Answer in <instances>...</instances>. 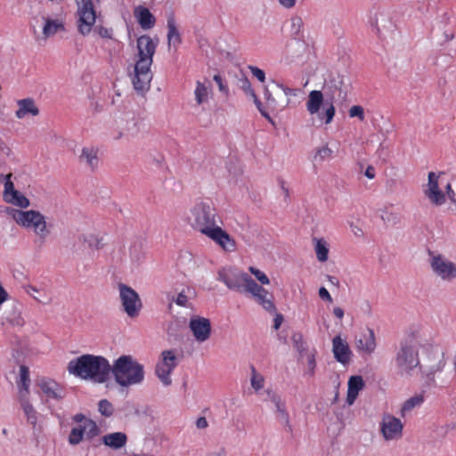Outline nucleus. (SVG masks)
I'll list each match as a JSON object with an SVG mask.
<instances>
[{
	"mask_svg": "<svg viewBox=\"0 0 456 456\" xmlns=\"http://www.w3.org/2000/svg\"><path fill=\"white\" fill-rule=\"evenodd\" d=\"M183 222L206 236L225 252L237 249L235 240L223 229V221L214 205L206 200L194 202L183 216Z\"/></svg>",
	"mask_w": 456,
	"mask_h": 456,
	"instance_id": "f257e3e1",
	"label": "nucleus"
},
{
	"mask_svg": "<svg viewBox=\"0 0 456 456\" xmlns=\"http://www.w3.org/2000/svg\"><path fill=\"white\" fill-rule=\"evenodd\" d=\"M159 45L158 37L142 35L136 40L135 63L132 83L137 93L143 94L150 89L153 78L151 65Z\"/></svg>",
	"mask_w": 456,
	"mask_h": 456,
	"instance_id": "f03ea898",
	"label": "nucleus"
},
{
	"mask_svg": "<svg viewBox=\"0 0 456 456\" xmlns=\"http://www.w3.org/2000/svg\"><path fill=\"white\" fill-rule=\"evenodd\" d=\"M67 369L75 377L102 384L110 378L111 365L103 356L86 354L69 361Z\"/></svg>",
	"mask_w": 456,
	"mask_h": 456,
	"instance_id": "7ed1b4c3",
	"label": "nucleus"
},
{
	"mask_svg": "<svg viewBox=\"0 0 456 456\" xmlns=\"http://www.w3.org/2000/svg\"><path fill=\"white\" fill-rule=\"evenodd\" d=\"M110 373L122 387L140 385L144 380V366L130 354H123L113 362Z\"/></svg>",
	"mask_w": 456,
	"mask_h": 456,
	"instance_id": "20e7f679",
	"label": "nucleus"
},
{
	"mask_svg": "<svg viewBox=\"0 0 456 456\" xmlns=\"http://www.w3.org/2000/svg\"><path fill=\"white\" fill-rule=\"evenodd\" d=\"M14 221L21 227L31 230L41 242H45L51 233L45 216L37 210H20L11 208L7 210Z\"/></svg>",
	"mask_w": 456,
	"mask_h": 456,
	"instance_id": "39448f33",
	"label": "nucleus"
},
{
	"mask_svg": "<svg viewBox=\"0 0 456 456\" xmlns=\"http://www.w3.org/2000/svg\"><path fill=\"white\" fill-rule=\"evenodd\" d=\"M343 87L344 80L340 75L333 76L324 82L322 88L327 98V103L323 108V117L320 116V120L325 125L330 124L335 117L336 109L333 102L337 97H340Z\"/></svg>",
	"mask_w": 456,
	"mask_h": 456,
	"instance_id": "423d86ee",
	"label": "nucleus"
},
{
	"mask_svg": "<svg viewBox=\"0 0 456 456\" xmlns=\"http://www.w3.org/2000/svg\"><path fill=\"white\" fill-rule=\"evenodd\" d=\"M428 264L433 274L444 282L456 280V262L447 256L428 250Z\"/></svg>",
	"mask_w": 456,
	"mask_h": 456,
	"instance_id": "0eeeda50",
	"label": "nucleus"
},
{
	"mask_svg": "<svg viewBox=\"0 0 456 456\" xmlns=\"http://www.w3.org/2000/svg\"><path fill=\"white\" fill-rule=\"evenodd\" d=\"M395 363L401 374H411L419 365V351L416 343L402 341L395 355Z\"/></svg>",
	"mask_w": 456,
	"mask_h": 456,
	"instance_id": "6e6552de",
	"label": "nucleus"
},
{
	"mask_svg": "<svg viewBox=\"0 0 456 456\" xmlns=\"http://www.w3.org/2000/svg\"><path fill=\"white\" fill-rule=\"evenodd\" d=\"M77 30L82 36H87L96 21V6L100 0H76Z\"/></svg>",
	"mask_w": 456,
	"mask_h": 456,
	"instance_id": "1a4fd4ad",
	"label": "nucleus"
},
{
	"mask_svg": "<svg viewBox=\"0 0 456 456\" xmlns=\"http://www.w3.org/2000/svg\"><path fill=\"white\" fill-rule=\"evenodd\" d=\"M178 365L176 353L173 349L164 350L155 367V374L164 387L172 384L171 374Z\"/></svg>",
	"mask_w": 456,
	"mask_h": 456,
	"instance_id": "9d476101",
	"label": "nucleus"
},
{
	"mask_svg": "<svg viewBox=\"0 0 456 456\" xmlns=\"http://www.w3.org/2000/svg\"><path fill=\"white\" fill-rule=\"evenodd\" d=\"M118 289L124 312L130 318L138 316L142 307L138 293L125 283H118Z\"/></svg>",
	"mask_w": 456,
	"mask_h": 456,
	"instance_id": "9b49d317",
	"label": "nucleus"
},
{
	"mask_svg": "<svg viewBox=\"0 0 456 456\" xmlns=\"http://www.w3.org/2000/svg\"><path fill=\"white\" fill-rule=\"evenodd\" d=\"M404 425L403 421L390 414L384 413L379 422V431L386 442L398 441L403 436Z\"/></svg>",
	"mask_w": 456,
	"mask_h": 456,
	"instance_id": "f8f14e48",
	"label": "nucleus"
},
{
	"mask_svg": "<svg viewBox=\"0 0 456 456\" xmlns=\"http://www.w3.org/2000/svg\"><path fill=\"white\" fill-rule=\"evenodd\" d=\"M245 291L249 293L253 299L270 314L276 313V306L273 301V296L261 285L257 284L253 279L246 278Z\"/></svg>",
	"mask_w": 456,
	"mask_h": 456,
	"instance_id": "ddd939ff",
	"label": "nucleus"
},
{
	"mask_svg": "<svg viewBox=\"0 0 456 456\" xmlns=\"http://www.w3.org/2000/svg\"><path fill=\"white\" fill-rule=\"evenodd\" d=\"M443 172H429L428 174V183L423 185V193L425 197L435 206L445 204V193L440 188V177Z\"/></svg>",
	"mask_w": 456,
	"mask_h": 456,
	"instance_id": "4468645a",
	"label": "nucleus"
},
{
	"mask_svg": "<svg viewBox=\"0 0 456 456\" xmlns=\"http://www.w3.org/2000/svg\"><path fill=\"white\" fill-rule=\"evenodd\" d=\"M246 278L252 279L248 273L240 272L234 267L221 268L217 273V280L233 290H240L242 286L246 289Z\"/></svg>",
	"mask_w": 456,
	"mask_h": 456,
	"instance_id": "2eb2a0df",
	"label": "nucleus"
},
{
	"mask_svg": "<svg viewBox=\"0 0 456 456\" xmlns=\"http://www.w3.org/2000/svg\"><path fill=\"white\" fill-rule=\"evenodd\" d=\"M37 386L39 388L38 394L49 401L60 402L67 394L63 386L49 378L38 379Z\"/></svg>",
	"mask_w": 456,
	"mask_h": 456,
	"instance_id": "dca6fc26",
	"label": "nucleus"
},
{
	"mask_svg": "<svg viewBox=\"0 0 456 456\" xmlns=\"http://www.w3.org/2000/svg\"><path fill=\"white\" fill-rule=\"evenodd\" d=\"M189 328L199 343L207 341L211 335L210 321L204 317L194 316L190 320Z\"/></svg>",
	"mask_w": 456,
	"mask_h": 456,
	"instance_id": "f3484780",
	"label": "nucleus"
},
{
	"mask_svg": "<svg viewBox=\"0 0 456 456\" xmlns=\"http://www.w3.org/2000/svg\"><path fill=\"white\" fill-rule=\"evenodd\" d=\"M355 347L361 354L370 355L377 347L375 334L372 329L367 328L355 339Z\"/></svg>",
	"mask_w": 456,
	"mask_h": 456,
	"instance_id": "a211bd4d",
	"label": "nucleus"
},
{
	"mask_svg": "<svg viewBox=\"0 0 456 456\" xmlns=\"http://www.w3.org/2000/svg\"><path fill=\"white\" fill-rule=\"evenodd\" d=\"M332 352L334 358L341 364L346 365L351 361L352 352L347 342L340 336L332 339Z\"/></svg>",
	"mask_w": 456,
	"mask_h": 456,
	"instance_id": "6ab92c4d",
	"label": "nucleus"
},
{
	"mask_svg": "<svg viewBox=\"0 0 456 456\" xmlns=\"http://www.w3.org/2000/svg\"><path fill=\"white\" fill-rule=\"evenodd\" d=\"M325 94L320 90H312L308 94V98L305 102L307 112L311 115H318V118L323 117V112L320 113L321 107L324 103Z\"/></svg>",
	"mask_w": 456,
	"mask_h": 456,
	"instance_id": "aec40b11",
	"label": "nucleus"
},
{
	"mask_svg": "<svg viewBox=\"0 0 456 456\" xmlns=\"http://www.w3.org/2000/svg\"><path fill=\"white\" fill-rule=\"evenodd\" d=\"M364 387V381L362 376H351L347 382L346 403L351 406L358 397L359 392Z\"/></svg>",
	"mask_w": 456,
	"mask_h": 456,
	"instance_id": "412c9836",
	"label": "nucleus"
},
{
	"mask_svg": "<svg viewBox=\"0 0 456 456\" xmlns=\"http://www.w3.org/2000/svg\"><path fill=\"white\" fill-rule=\"evenodd\" d=\"M134 15L142 29H151L154 27L156 19L147 7L142 5L136 6Z\"/></svg>",
	"mask_w": 456,
	"mask_h": 456,
	"instance_id": "4be33fe9",
	"label": "nucleus"
},
{
	"mask_svg": "<svg viewBox=\"0 0 456 456\" xmlns=\"http://www.w3.org/2000/svg\"><path fill=\"white\" fill-rule=\"evenodd\" d=\"M24 291L42 305H48L52 298L49 289L45 286L37 287L30 284L23 286Z\"/></svg>",
	"mask_w": 456,
	"mask_h": 456,
	"instance_id": "5701e85b",
	"label": "nucleus"
},
{
	"mask_svg": "<svg viewBox=\"0 0 456 456\" xmlns=\"http://www.w3.org/2000/svg\"><path fill=\"white\" fill-rule=\"evenodd\" d=\"M102 443L111 450L117 451L126 446L127 436L124 432L109 433L102 436Z\"/></svg>",
	"mask_w": 456,
	"mask_h": 456,
	"instance_id": "b1692460",
	"label": "nucleus"
},
{
	"mask_svg": "<svg viewBox=\"0 0 456 456\" xmlns=\"http://www.w3.org/2000/svg\"><path fill=\"white\" fill-rule=\"evenodd\" d=\"M17 105L19 108L15 111V116L20 119L24 118L27 115L35 117L39 114V110L32 98L19 100Z\"/></svg>",
	"mask_w": 456,
	"mask_h": 456,
	"instance_id": "393cba45",
	"label": "nucleus"
},
{
	"mask_svg": "<svg viewBox=\"0 0 456 456\" xmlns=\"http://www.w3.org/2000/svg\"><path fill=\"white\" fill-rule=\"evenodd\" d=\"M79 160L85 163L91 170H95L99 165L98 149L94 146L83 147Z\"/></svg>",
	"mask_w": 456,
	"mask_h": 456,
	"instance_id": "a878e982",
	"label": "nucleus"
},
{
	"mask_svg": "<svg viewBox=\"0 0 456 456\" xmlns=\"http://www.w3.org/2000/svg\"><path fill=\"white\" fill-rule=\"evenodd\" d=\"M271 403L273 404L275 408V413L278 420L283 425L290 428L289 414L287 411L285 401L280 395L276 399L274 398V400L272 401Z\"/></svg>",
	"mask_w": 456,
	"mask_h": 456,
	"instance_id": "bb28decb",
	"label": "nucleus"
},
{
	"mask_svg": "<svg viewBox=\"0 0 456 456\" xmlns=\"http://www.w3.org/2000/svg\"><path fill=\"white\" fill-rule=\"evenodd\" d=\"M45 24L43 26V34L45 37L55 35L58 31H64V22L60 19L43 18Z\"/></svg>",
	"mask_w": 456,
	"mask_h": 456,
	"instance_id": "cd10ccee",
	"label": "nucleus"
},
{
	"mask_svg": "<svg viewBox=\"0 0 456 456\" xmlns=\"http://www.w3.org/2000/svg\"><path fill=\"white\" fill-rule=\"evenodd\" d=\"M167 26L168 45H173L174 46H177L178 45L181 44L182 38H181L180 32H179L176 23H175V19L173 14H171L167 18Z\"/></svg>",
	"mask_w": 456,
	"mask_h": 456,
	"instance_id": "c85d7f7f",
	"label": "nucleus"
},
{
	"mask_svg": "<svg viewBox=\"0 0 456 456\" xmlns=\"http://www.w3.org/2000/svg\"><path fill=\"white\" fill-rule=\"evenodd\" d=\"M334 156V151L330 147L329 143H324L314 149L313 161L316 163H322L324 161L331 160Z\"/></svg>",
	"mask_w": 456,
	"mask_h": 456,
	"instance_id": "c756f323",
	"label": "nucleus"
},
{
	"mask_svg": "<svg viewBox=\"0 0 456 456\" xmlns=\"http://www.w3.org/2000/svg\"><path fill=\"white\" fill-rule=\"evenodd\" d=\"M314 251L318 261L324 263L329 258V244L323 238H314Z\"/></svg>",
	"mask_w": 456,
	"mask_h": 456,
	"instance_id": "7c9ffc66",
	"label": "nucleus"
},
{
	"mask_svg": "<svg viewBox=\"0 0 456 456\" xmlns=\"http://www.w3.org/2000/svg\"><path fill=\"white\" fill-rule=\"evenodd\" d=\"M211 90L204 83L200 81L196 82V88L194 90V97L198 105L207 103L209 100Z\"/></svg>",
	"mask_w": 456,
	"mask_h": 456,
	"instance_id": "2f4dec72",
	"label": "nucleus"
},
{
	"mask_svg": "<svg viewBox=\"0 0 456 456\" xmlns=\"http://www.w3.org/2000/svg\"><path fill=\"white\" fill-rule=\"evenodd\" d=\"M424 401V396L421 394L415 395L414 396L407 399L403 403L400 409V415L402 417H404L409 411H411L414 408L421 406Z\"/></svg>",
	"mask_w": 456,
	"mask_h": 456,
	"instance_id": "473e14b6",
	"label": "nucleus"
},
{
	"mask_svg": "<svg viewBox=\"0 0 456 456\" xmlns=\"http://www.w3.org/2000/svg\"><path fill=\"white\" fill-rule=\"evenodd\" d=\"M20 404L24 414L26 416L27 421L32 425L33 428L37 426V412L33 407V405L28 402V400L22 398L20 401Z\"/></svg>",
	"mask_w": 456,
	"mask_h": 456,
	"instance_id": "72a5a7b5",
	"label": "nucleus"
},
{
	"mask_svg": "<svg viewBox=\"0 0 456 456\" xmlns=\"http://www.w3.org/2000/svg\"><path fill=\"white\" fill-rule=\"evenodd\" d=\"M6 203L14 205L20 208H27L29 207V200L19 191L12 192L8 198L4 200Z\"/></svg>",
	"mask_w": 456,
	"mask_h": 456,
	"instance_id": "f704fd0d",
	"label": "nucleus"
},
{
	"mask_svg": "<svg viewBox=\"0 0 456 456\" xmlns=\"http://www.w3.org/2000/svg\"><path fill=\"white\" fill-rule=\"evenodd\" d=\"M250 385L256 393L265 387V377L259 373L254 365H250Z\"/></svg>",
	"mask_w": 456,
	"mask_h": 456,
	"instance_id": "c9c22d12",
	"label": "nucleus"
},
{
	"mask_svg": "<svg viewBox=\"0 0 456 456\" xmlns=\"http://www.w3.org/2000/svg\"><path fill=\"white\" fill-rule=\"evenodd\" d=\"M4 318L8 323L14 327H22L25 324L21 312L16 307H13L12 311L6 313Z\"/></svg>",
	"mask_w": 456,
	"mask_h": 456,
	"instance_id": "e433bc0d",
	"label": "nucleus"
},
{
	"mask_svg": "<svg viewBox=\"0 0 456 456\" xmlns=\"http://www.w3.org/2000/svg\"><path fill=\"white\" fill-rule=\"evenodd\" d=\"M316 354L317 352L315 349H312L308 352H306V370L305 371V375L307 377H314L315 374V369H316Z\"/></svg>",
	"mask_w": 456,
	"mask_h": 456,
	"instance_id": "4c0bfd02",
	"label": "nucleus"
},
{
	"mask_svg": "<svg viewBox=\"0 0 456 456\" xmlns=\"http://www.w3.org/2000/svg\"><path fill=\"white\" fill-rule=\"evenodd\" d=\"M12 174L0 175V181L4 184L3 199L8 198L12 192L17 190L14 188V183L12 180Z\"/></svg>",
	"mask_w": 456,
	"mask_h": 456,
	"instance_id": "58836bf2",
	"label": "nucleus"
},
{
	"mask_svg": "<svg viewBox=\"0 0 456 456\" xmlns=\"http://www.w3.org/2000/svg\"><path fill=\"white\" fill-rule=\"evenodd\" d=\"M83 433L86 434L89 438L94 437L98 434V427L95 421L88 419L84 421L83 425H80Z\"/></svg>",
	"mask_w": 456,
	"mask_h": 456,
	"instance_id": "ea45409f",
	"label": "nucleus"
},
{
	"mask_svg": "<svg viewBox=\"0 0 456 456\" xmlns=\"http://www.w3.org/2000/svg\"><path fill=\"white\" fill-rule=\"evenodd\" d=\"M83 436L84 433L80 426L73 428L69 436V443L71 445H77L83 440Z\"/></svg>",
	"mask_w": 456,
	"mask_h": 456,
	"instance_id": "a19ab883",
	"label": "nucleus"
},
{
	"mask_svg": "<svg viewBox=\"0 0 456 456\" xmlns=\"http://www.w3.org/2000/svg\"><path fill=\"white\" fill-rule=\"evenodd\" d=\"M20 381L22 383V389H20V395L23 396V392L25 394L28 393V384H29V374H28V369L25 366H20Z\"/></svg>",
	"mask_w": 456,
	"mask_h": 456,
	"instance_id": "79ce46f5",
	"label": "nucleus"
},
{
	"mask_svg": "<svg viewBox=\"0 0 456 456\" xmlns=\"http://www.w3.org/2000/svg\"><path fill=\"white\" fill-rule=\"evenodd\" d=\"M98 410L102 416L110 417L113 414V406L106 399H102L98 403Z\"/></svg>",
	"mask_w": 456,
	"mask_h": 456,
	"instance_id": "37998d69",
	"label": "nucleus"
},
{
	"mask_svg": "<svg viewBox=\"0 0 456 456\" xmlns=\"http://www.w3.org/2000/svg\"><path fill=\"white\" fill-rule=\"evenodd\" d=\"M248 271L256 277V279L262 284V285H268L270 283V280L267 277V275L262 272L261 270L250 266L248 268Z\"/></svg>",
	"mask_w": 456,
	"mask_h": 456,
	"instance_id": "c03bdc74",
	"label": "nucleus"
},
{
	"mask_svg": "<svg viewBox=\"0 0 456 456\" xmlns=\"http://www.w3.org/2000/svg\"><path fill=\"white\" fill-rule=\"evenodd\" d=\"M277 86L283 92V94L287 96V97H297L299 95H302L304 94L303 90L300 89V88H290V87H288L286 86H284L283 84H281V83H277Z\"/></svg>",
	"mask_w": 456,
	"mask_h": 456,
	"instance_id": "a18cd8bd",
	"label": "nucleus"
},
{
	"mask_svg": "<svg viewBox=\"0 0 456 456\" xmlns=\"http://www.w3.org/2000/svg\"><path fill=\"white\" fill-rule=\"evenodd\" d=\"M350 118H357L360 121L365 120L364 109L361 105H354L348 110Z\"/></svg>",
	"mask_w": 456,
	"mask_h": 456,
	"instance_id": "49530a36",
	"label": "nucleus"
},
{
	"mask_svg": "<svg viewBox=\"0 0 456 456\" xmlns=\"http://www.w3.org/2000/svg\"><path fill=\"white\" fill-rule=\"evenodd\" d=\"M240 87L244 91L246 94L250 97H255V91L252 88L250 81L246 77H242L239 79Z\"/></svg>",
	"mask_w": 456,
	"mask_h": 456,
	"instance_id": "de8ad7c7",
	"label": "nucleus"
},
{
	"mask_svg": "<svg viewBox=\"0 0 456 456\" xmlns=\"http://www.w3.org/2000/svg\"><path fill=\"white\" fill-rule=\"evenodd\" d=\"M191 291V289L190 288H187L186 289H183V291H181L176 299L175 300V304L179 306H183V307H185L187 306V304H188V295L187 293H189Z\"/></svg>",
	"mask_w": 456,
	"mask_h": 456,
	"instance_id": "09e8293b",
	"label": "nucleus"
},
{
	"mask_svg": "<svg viewBox=\"0 0 456 456\" xmlns=\"http://www.w3.org/2000/svg\"><path fill=\"white\" fill-rule=\"evenodd\" d=\"M248 69L258 81H260L261 83H264L265 81V73L263 69L256 66H248Z\"/></svg>",
	"mask_w": 456,
	"mask_h": 456,
	"instance_id": "8fccbe9b",
	"label": "nucleus"
},
{
	"mask_svg": "<svg viewBox=\"0 0 456 456\" xmlns=\"http://www.w3.org/2000/svg\"><path fill=\"white\" fill-rule=\"evenodd\" d=\"M214 81L218 86V89L220 92L224 94L225 95L229 94V88L228 86L224 83L222 77L219 74H216L213 77Z\"/></svg>",
	"mask_w": 456,
	"mask_h": 456,
	"instance_id": "3c124183",
	"label": "nucleus"
},
{
	"mask_svg": "<svg viewBox=\"0 0 456 456\" xmlns=\"http://www.w3.org/2000/svg\"><path fill=\"white\" fill-rule=\"evenodd\" d=\"M444 190H445V191H444V192L445 193L446 200L448 199L452 203L455 204L456 203V193H455L454 190L452 189L451 183H447L445 184Z\"/></svg>",
	"mask_w": 456,
	"mask_h": 456,
	"instance_id": "603ef678",
	"label": "nucleus"
},
{
	"mask_svg": "<svg viewBox=\"0 0 456 456\" xmlns=\"http://www.w3.org/2000/svg\"><path fill=\"white\" fill-rule=\"evenodd\" d=\"M99 36L102 38L111 39L113 36V30L109 28L99 26L96 28Z\"/></svg>",
	"mask_w": 456,
	"mask_h": 456,
	"instance_id": "864d4df0",
	"label": "nucleus"
},
{
	"mask_svg": "<svg viewBox=\"0 0 456 456\" xmlns=\"http://www.w3.org/2000/svg\"><path fill=\"white\" fill-rule=\"evenodd\" d=\"M319 296L322 300H325L330 303L332 302V297H331L330 292L324 287H321L319 289Z\"/></svg>",
	"mask_w": 456,
	"mask_h": 456,
	"instance_id": "5fc2aeb1",
	"label": "nucleus"
},
{
	"mask_svg": "<svg viewBox=\"0 0 456 456\" xmlns=\"http://www.w3.org/2000/svg\"><path fill=\"white\" fill-rule=\"evenodd\" d=\"M350 228H351V232L354 233V235L355 237L361 238V237L363 236L364 232H363L362 229L360 226L351 223L350 224Z\"/></svg>",
	"mask_w": 456,
	"mask_h": 456,
	"instance_id": "6e6d98bb",
	"label": "nucleus"
},
{
	"mask_svg": "<svg viewBox=\"0 0 456 456\" xmlns=\"http://www.w3.org/2000/svg\"><path fill=\"white\" fill-rule=\"evenodd\" d=\"M291 24H292V28H293L294 32L295 33H298L299 29H300V27L302 25L301 18H299V17L292 18L291 19Z\"/></svg>",
	"mask_w": 456,
	"mask_h": 456,
	"instance_id": "4d7b16f0",
	"label": "nucleus"
},
{
	"mask_svg": "<svg viewBox=\"0 0 456 456\" xmlns=\"http://www.w3.org/2000/svg\"><path fill=\"white\" fill-rule=\"evenodd\" d=\"M364 175L369 178V179H374L375 176H376V169L373 166H370L369 165L365 171H364Z\"/></svg>",
	"mask_w": 456,
	"mask_h": 456,
	"instance_id": "13d9d810",
	"label": "nucleus"
},
{
	"mask_svg": "<svg viewBox=\"0 0 456 456\" xmlns=\"http://www.w3.org/2000/svg\"><path fill=\"white\" fill-rule=\"evenodd\" d=\"M278 1H279L280 4L286 9H291L297 4V0H278Z\"/></svg>",
	"mask_w": 456,
	"mask_h": 456,
	"instance_id": "bf43d9fd",
	"label": "nucleus"
},
{
	"mask_svg": "<svg viewBox=\"0 0 456 456\" xmlns=\"http://www.w3.org/2000/svg\"><path fill=\"white\" fill-rule=\"evenodd\" d=\"M208 426V420L205 417H200L196 420V427L199 429H204Z\"/></svg>",
	"mask_w": 456,
	"mask_h": 456,
	"instance_id": "052dcab7",
	"label": "nucleus"
},
{
	"mask_svg": "<svg viewBox=\"0 0 456 456\" xmlns=\"http://www.w3.org/2000/svg\"><path fill=\"white\" fill-rule=\"evenodd\" d=\"M265 394L267 395V398L268 400H270L271 402L274 400V398L276 399L277 397L280 396V395H278L275 391H273V389H266L265 390Z\"/></svg>",
	"mask_w": 456,
	"mask_h": 456,
	"instance_id": "680f3d73",
	"label": "nucleus"
},
{
	"mask_svg": "<svg viewBox=\"0 0 456 456\" xmlns=\"http://www.w3.org/2000/svg\"><path fill=\"white\" fill-rule=\"evenodd\" d=\"M282 321H283V317L281 314H276L275 318H274V324H273V328L275 330H278L281 323H282Z\"/></svg>",
	"mask_w": 456,
	"mask_h": 456,
	"instance_id": "e2e57ef3",
	"label": "nucleus"
},
{
	"mask_svg": "<svg viewBox=\"0 0 456 456\" xmlns=\"http://www.w3.org/2000/svg\"><path fill=\"white\" fill-rule=\"evenodd\" d=\"M333 314L339 320H342L344 317V310L341 307H335L333 309Z\"/></svg>",
	"mask_w": 456,
	"mask_h": 456,
	"instance_id": "0e129e2a",
	"label": "nucleus"
},
{
	"mask_svg": "<svg viewBox=\"0 0 456 456\" xmlns=\"http://www.w3.org/2000/svg\"><path fill=\"white\" fill-rule=\"evenodd\" d=\"M86 419H86V417L82 413H77V414L74 415V417H73V420L75 422L82 423V425L84 424V421Z\"/></svg>",
	"mask_w": 456,
	"mask_h": 456,
	"instance_id": "69168bd1",
	"label": "nucleus"
},
{
	"mask_svg": "<svg viewBox=\"0 0 456 456\" xmlns=\"http://www.w3.org/2000/svg\"><path fill=\"white\" fill-rule=\"evenodd\" d=\"M208 456H226V452L224 448H220L217 451L210 452Z\"/></svg>",
	"mask_w": 456,
	"mask_h": 456,
	"instance_id": "338daca9",
	"label": "nucleus"
},
{
	"mask_svg": "<svg viewBox=\"0 0 456 456\" xmlns=\"http://www.w3.org/2000/svg\"><path fill=\"white\" fill-rule=\"evenodd\" d=\"M254 99V102L256 105L258 110H262V103L257 98L256 94H255V97H252Z\"/></svg>",
	"mask_w": 456,
	"mask_h": 456,
	"instance_id": "774afa93",
	"label": "nucleus"
}]
</instances>
